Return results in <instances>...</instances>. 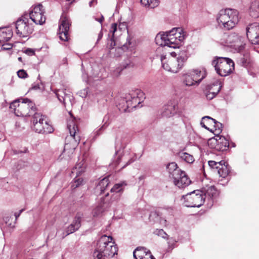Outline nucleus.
Here are the masks:
<instances>
[{
    "label": "nucleus",
    "mask_w": 259,
    "mask_h": 259,
    "mask_svg": "<svg viewBox=\"0 0 259 259\" xmlns=\"http://www.w3.org/2000/svg\"><path fill=\"white\" fill-rule=\"evenodd\" d=\"M186 35L180 28H173L169 31L160 32L155 38L156 44L160 46L179 48L182 46Z\"/></svg>",
    "instance_id": "1"
},
{
    "label": "nucleus",
    "mask_w": 259,
    "mask_h": 259,
    "mask_svg": "<svg viewBox=\"0 0 259 259\" xmlns=\"http://www.w3.org/2000/svg\"><path fill=\"white\" fill-rule=\"evenodd\" d=\"M112 240V238L109 236L104 235L101 237L94 252V259H108L117 254V247Z\"/></svg>",
    "instance_id": "2"
},
{
    "label": "nucleus",
    "mask_w": 259,
    "mask_h": 259,
    "mask_svg": "<svg viewBox=\"0 0 259 259\" xmlns=\"http://www.w3.org/2000/svg\"><path fill=\"white\" fill-rule=\"evenodd\" d=\"M129 139L127 135L126 134L119 133L117 135L115 142V146L116 149V156L114 159L110 164L111 168L120 170L124 168L127 165L130 163V161L126 162L124 164H121V160L123 158V149H124L128 143Z\"/></svg>",
    "instance_id": "3"
},
{
    "label": "nucleus",
    "mask_w": 259,
    "mask_h": 259,
    "mask_svg": "<svg viewBox=\"0 0 259 259\" xmlns=\"http://www.w3.org/2000/svg\"><path fill=\"white\" fill-rule=\"evenodd\" d=\"M220 25H222L224 28L230 29L235 27L238 22V12L233 9L221 10L217 18Z\"/></svg>",
    "instance_id": "4"
},
{
    "label": "nucleus",
    "mask_w": 259,
    "mask_h": 259,
    "mask_svg": "<svg viewBox=\"0 0 259 259\" xmlns=\"http://www.w3.org/2000/svg\"><path fill=\"white\" fill-rule=\"evenodd\" d=\"M160 59L164 69L176 73L184 67V64L187 59V57L185 55H180L178 57L169 56L167 58L166 56L162 55Z\"/></svg>",
    "instance_id": "5"
},
{
    "label": "nucleus",
    "mask_w": 259,
    "mask_h": 259,
    "mask_svg": "<svg viewBox=\"0 0 259 259\" xmlns=\"http://www.w3.org/2000/svg\"><path fill=\"white\" fill-rule=\"evenodd\" d=\"M217 73L222 76H226L234 69L233 61L225 57H215L212 61Z\"/></svg>",
    "instance_id": "6"
},
{
    "label": "nucleus",
    "mask_w": 259,
    "mask_h": 259,
    "mask_svg": "<svg viewBox=\"0 0 259 259\" xmlns=\"http://www.w3.org/2000/svg\"><path fill=\"white\" fill-rule=\"evenodd\" d=\"M142 95L143 93L138 90L126 95L124 98L120 99L118 103L119 110L121 112H127L130 107L136 108L141 103L140 96Z\"/></svg>",
    "instance_id": "7"
},
{
    "label": "nucleus",
    "mask_w": 259,
    "mask_h": 259,
    "mask_svg": "<svg viewBox=\"0 0 259 259\" xmlns=\"http://www.w3.org/2000/svg\"><path fill=\"white\" fill-rule=\"evenodd\" d=\"M206 76L205 69H192L183 75V83L186 87L198 86Z\"/></svg>",
    "instance_id": "8"
},
{
    "label": "nucleus",
    "mask_w": 259,
    "mask_h": 259,
    "mask_svg": "<svg viewBox=\"0 0 259 259\" xmlns=\"http://www.w3.org/2000/svg\"><path fill=\"white\" fill-rule=\"evenodd\" d=\"M70 135L67 136L65 139V143L64 149V153L67 151L68 153H72L77 146L80 138L76 135L77 127L73 121L69 122L67 125Z\"/></svg>",
    "instance_id": "9"
},
{
    "label": "nucleus",
    "mask_w": 259,
    "mask_h": 259,
    "mask_svg": "<svg viewBox=\"0 0 259 259\" xmlns=\"http://www.w3.org/2000/svg\"><path fill=\"white\" fill-rule=\"evenodd\" d=\"M183 204L188 207H199L205 202L203 192L199 190H194L183 195L181 199Z\"/></svg>",
    "instance_id": "10"
},
{
    "label": "nucleus",
    "mask_w": 259,
    "mask_h": 259,
    "mask_svg": "<svg viewBox=\"0 0 259 259\" xmlns=\"http://www.w3.org/2000/svg\"><path fill=\"white\" fill-rule=\"evenodd\" d=\"M221 43L225 46L233 48L237 52L242 51L245 45L244 38L235 32L224 35Z\"/></svg>",
    "instance_id": "11"
},
{
    "label": "nucleus",
    "mask_w": 259,
    "mask_h": 259,
    "mask_svg": "<svg viewBox=\"0 0 259 259\" xmlns=\"http://www.w3.org/2000/svg\"><path fill=\"white\" fill-rule=\"evenodd\" d=\"M22 102L17 111L16 115L17 116H30L35 111V107L34 104L28 99H23Z\"/></svg>",
    "instance_id": "12"
},
{
    "label": "nucleus",
    "mask_w": 259,
    "mask_h": 259,
    "mask_svg": "<svg viewBox=\"0 0 259 259\" xmlns=\"http://www.w3.org/2000/svg\"><path fill=\"white\" fill-rule=\"evenodd\" d=\"M208 145L217 151H224L227 150L229 146L228 139L224 136H215L208 141Z\"/></svg>",
    "instance_id": "13"
},
{
    "label": "nucleus",
    "mask_w": 259,
    "mask_h": 259,
    "mask_svg": "<svg viewBox=\"0 0 259 259\" xmlns=\"http://www.w3.org/2000/svg\"><path fill=\"white\" fill-rule=\"evenodd\" d=\"M15 27L16 33L20 37H27L33 31L32 27L28 24L25 18L19 19L16 22Z\"/></svg>",
    "instance_id": "14"
},
{
    "label": "nucleus",
    "mask_w": 259,
    "mask_h": 259,
    "mask_svg": "<svg viewBox=\"0 0 259 259\" xmlns=\"http://www.w3.org/2000/svg\"><path fill=\"white\" fill-rule=\"evenodd\" d=\"M41 4L32 8L29 13V17L31 20L36 24L42 25L46 21V17L44 15V10Z\"/></svg>",
    "instance_id": "15"
},
{
    "label": "nucleus",
    "mask_w": 259,
    "mask_h": 259,
    "mask_svg": "<svg viewBox=\"0 0 259 259\" xmlns=\"http://www.w3.org/2000/svg\"><path fill=\"white\" fill-rule=\"evenodd\" d=\"M203 192V196L205 198V202L208 207H211L214 200L219 196V191L214 186H206L201 190Z\"/></svg>",
    "instance_id": "16"
},
{
    "label": "nucleus",
    "mask_w": 259,
    "mask_h": 259,
    "mask_svg": "<svg viewBox=\"0 0 259 259\" xmlns=\"http://www.w3.org/2000/svg\"><path fill=\"white\" fill-rule=\"evenodd\" d=\"M57 97L58 100L63 103L64 106L67 104L72 105L74 102V99L71 93L66 89L52 90Z\"/></svg>",
    "instance_id": "17"
},
{
    "label": "nucleus",
    "mask_w": 259,
    "mask_h": 259,
    "mask_svg": "<svg viewBox=\"0 0 259 259\" xmlns=\"http://www.w3.org/2000/svg\"><path fill=\"white\" fill-rule=\"evenodd\" d=\"M246 35L252 44H259V24L254 23L249 25L246 28Z\"/></svg>",
    "instance_id": "18"
},
{
    "label": "nucleus",
    "mask_w": 259,
    "mask_h": 259,
    "mask_svg": "<svg viewBox=\"0 0 259 259\" xmlns=\"http://www.w3.org/2000/svg\"><path fill=\"white\" fill-rule=\"evenodd\" d=\"M83 214L81 212H77L71 224L66 229L65 232L63 233L62 238H64L68 235L73 233L78 230L81 226V221L83 218Z\"/></svg>",
    "instance_id": "19"
},
{
    "label": "nucleus",
    "mask_w": 259,
    "mask_h": 259,
    "mask_svg": "<svg viewBox=\"0 0 259 259\" xmlns=\"http://www.w3.org/2000/svg\"><path fill=\"white\" fill-rule=\"evenodd\" d=\"M69 25V21L67 18H64L61 20L58 31V34L61 40L64 41L68 40Z\"/></svg>",
    "instance_id": "20"
},
{
    "label": "nucleus",
    "mask_w": 259,
    "mask_h": 259,
    "mask_svg": "<svg viewBox=\"0 0 259 259\" xmlns=\"http://www.w3.org/2000/svg\"><path fill=\"white\" fill-rule=\"evenodd\" d=\"M173 181L174 184L180 188L187 187L191 183V181L184 171H181L178 176L175 177Z\"/></svg>",
    "instance_id": "21"
},
{
    "label": "nucleus",
    "mask_w": 259,
    "mask_h": 259,
    "mask_svg": "<svg viewBox=\"0 0 259 259\" xmlns=\"http://www.w3.org/2000/svg\"><path fill=\"white\" fill-rule=\"evenodd\" d=\"M177 105L174 101L168 102L162 107L161 115L163 117H169L173 116L177 112Z\"/></svg>",
    "instance_id": "22"
},
{
    "label": "nucleus",
    "mask_w": 259,
    "mask_h": 259,
    "mask_svg": "<svg viewBox=\"0 0 259 259\" xmlns=\"http://www.w3.org/2000/svg\"><path fill=\"white\" fill-rule=\"evenodd\" d=\"M208 91L205 93V96L208 100H212L220 92L221 89L220 83L215 81L208 87Z\"/></svg>",
    "instance_id": "23"
},
{
    "label": "nucleus",
    "mask_w": 259,
    "mask_h": 259,
    "mask_svg": "<svg viewBox=\"0 0 259 259\" xmlns=\"http://www.w3.org/2000/svg\"><path fill=\"white\" fill-rule=\"evenodd\" d=\"M166 168L169 175V177L172 179L178 176L181 171H182L179 169L176 163L173 162L169 163L167 166Z\"/></svg>",
    "instance_id": "24"
},
{
    "label": "nucleus",
    "mask_w": 259,
    "mask_h": 259,
    "mask_svg": "<svg viewBox=\"0 0 259 259\" xmlns=\"http://www.w3.org/2000/svg\"><path fill=\"white\" fill-rule=\"evenodd\" d=\"M215 119L208 116L202 117L200 122L201 125L209 131H212V128H210L209 126H212L214 123Z\"/></svg>",
    "instance_id": "25"
},
{
    "label": "nucleus",
    "mask_w": 259,
    "mask_h": 259,
    "mask_svg": "<svg viewBox=\"0 0 259 259\" xmlns=\"http://www.w3.org/2000/svg\"><path fill=\"white\" fill-rule=\"evenodd\" d=\"M249 13L252 18H256L259 16V2L254 1L251 3Z\"/></svg>",
    "instance_id": "26"
},
{
    "label": "nucleus",
    "mask_w": 259,
    "mask_h": 259,
    "mask_svg": "<svg viewBox=\"0 0 259 259\" xmlns=\"http://www.w3.org/2000/svg\"><path fill=\"white\" fill-rule=\"evenodd\" d=\"M148 253H151V252L146 248L144 247H138L134 250L133 255L134 257H136V255H137L140 259H142L145 257L146 254Z\"/></svg>",
    "instance_id": "27"
},
{
    "label": "nucleus",
    "mask_w": 259,
    "mask_h": 259,
    "mask_svg": "<svg viewBox=\"0 0 259 259\" xmlns=\"http://www.w3.org/2000/svg\"><path fill=\"white\" fill-rule=\"evenodd\" d=\"M109 180L108 178H104L101 180L98 185L96 187L97 191H100V193H103L108 187L109 184Z\"/></svg>",
    "instance_id": "28"
},
{
    "label": "nucleus",
    "mask_w": 259,
    "mask_h": 259,
    "mask_svg": "<svg viewBox=\"0 0 259 259\" xmlns=\"http://www.w3.org/2000/svg\"><path fill=\"white\" fill-rule=\"evenodd\" d=\"M13 36V32L10 29H6L5 31H0V39L2 41H9Z\"/></svg>",
    "instance_id": "29"
},
{
    "label": "nucleus",
    "mask_w": 259,
    "mask_h": 259,
    "mask_svg": "<svg viewBox=\"0 0 259 259\" xmlns=\"http://www.w3.org/2000/svg\"><path fill=\"white\" fill-rule=\"evenodd\" d=\"M179 157L182 160L188 163H192L194 161V158L193 155L184 152H181L178 154Z\"/></svg>",
    "instance_id": "30"
},
{
    "label": "nucleus",
    "mask_w": 259,
    "mask_h": 259,
    "mask_svg": "<svg viewBox=\"0 0 259 259\" xmlns=\"http://www.w3.org/2000/svg\"><path fill=\"white\" fill-rule=\"evenodd\" d=\"M219 176L222 178H226L229 174V169L225 163H222L221 166L217 171Z\"/></svg>",
    "instance_id": "31"
},
{
    "label": "nucleus",
    "mask_w": 259,
    "mask_h": 259,
    "mask_svg": "<svg viewBox=\"0 0 259 259\" xmlns=\"http://www.w3.org/2000/svg\"><path fill=\"white\" fill-rule=\"evenodd\" d=\"M141 3L143 6L151 9L158 5V0H141Z\"/></svg>",
    "instance_id": "32"
},
{
    "label": "nucleus",
    "mask_w": 259,
    "mask_h": 259,
    "mask_svg": "<svg viewBox=\"0 0 259 259\" xmlns=\"http://www.w3.org/2000/svg\"><path fill=\"white\" fill-rule=\"evenodd\" d=\"M84 169L85 166H84V163L83 161H81L76 164V165L73 169V171H72V172L76 173V175L78 176L84 171Z\"/></svg>",
    "instance_id": "33"
},
{
    "label": "nucleus",
    "mask_w": 259,
    "mask_h": 259,
    "mask_svg": "<svg viewBox=\"0 0 259 259\" xmlns=\"http://www.w3.org/2000/svg\"><path fill=\"white\" fill-rule=\"evenodd\" d=\"M46 116L40 113L35 112L33 115L32 123H43L45 121Z\"/></svg>",
    "instance_id": "34"
},
{
    "label": "nucleus",
    "mask_w": 259,
    "mask_h": 259,
    "mask_svg": "<svg viewBox=\"0 0 259 259\" xmlns=\"http://www.w3.org/2000/svg\"><path fill=\"white\" fill-rule=\"evenodd\" d=\"M212 126L213 128L212 131L211 132L213 133L215 136H219L222 131L223 124L215 119L214 123L213 124Z\"/></svg>",
    "instance_id": "35"
},
{
    "label": "nucleus",
    "mask_w": 259,
    "mask_h": 259,
    "mask_svg": "<svg viewBox=\"0 0 259 259\" xmlns=\"http://www.w3.org/2000/svg\"><path fill=\"white\" fill-rule=\"evenodd\" d=\"M126 185V184L124 182H121L120 183L116 184L111 189L110 191L112 192L119 193L123 191L124 188Z\"/></svg>",
    "instance_id": "36"
},
{
    "label": "nucleus",
    "mask_w": 259,
    "mask_h": 259,
    "mask_svg": "<svg viewBox=\"0 0 259 259\" xmlns=\"http://www.w3.org/2000/svg\"><path fill=\"white\" fill-rule=\"evenodd\" d=\"M43 128L45 130L44 134H48L52 133L54 130L52 126L50 124V121L47 117L45 119V121L42 123Z\"/></svg>",
    "instance_id": "37"
},
{
    "label": "nucleus",
    "mask_w": 259,
    "mask_h": 259,
    "mask_svg": "<svg viewBox=\"0 0 259 259\" xmlns=\"http://www.w3.org/2000/svg\"><path fill=\"white\" fill-rule=\"evenodd\" d=\"M109 119V116L106 115L105 116L103 122H104V124L98 130L94 132L95 136L96 137L99 136L102 133V132L104 130L106 127L108 126V123H107V121Z\"/></svg>",
    "instance_id": "38"
},
{
    "label": "nucleus",
    "mask_w": 259,
    "mask_h": 259,
    "mask_svg": "<svg viewBox=\"0 0 259 259\" xmlns=\"http://www.w3.org/2000/svg\"><path fill=\"white\" fill-rule=\"evenodd\" d=\"M222 163H225V161H221L220 162H215L213 160H210L208 161V163L209 165V166L214 170L217 171L219 168H220V166H221Z\"/></svg>",
    "instance_id": "39"
},
{
    "label": "nucleus",
    "mask_w": 259,
    "mask_h": 259,
    "mask_svg": "<svg viewBox=\"0 0 259 259\" xmlns=\"http://www.w3.org/2000/svg\"><path fill=\"white\" fill-rule=\"evenodd\" d=\"M33 130L38 133L44 134L45 130L43 128L42 123H33Z\"/></svg>",
    "instance_id": "40"
},
{
    "label": "nucleus",
    "mask_w": 259,
    "mask_h": 259,
    "mask_svg": "<svg viewBox=\"0 0 259 259\" xmlns=\"http://www.w3.org/2000/svg\"><path fill=\"white\" fill-rule=\"evenodd\" d=\"M19 100H16L13 101V102H12L10 104V109L12 111L14 112V113H15V115H16V112L17 111L16 110L19 108L20 104Z\"/></svg>",
    "instance_id": "41"
},
{
    "label": "nucleus",
    "mask_w": 259,
    "mask_h": 259,
    "mask_svg": "<svg viewBox=\"0 0 259 259\" xmlns=\"http://www.w3.org/2000/svg\"><path fill=\"white\" fill-rule=\"evenodd\" d=\"M77 177L78 176H77V177H75L74 182L72 184L71 187L72 188V189H75L82 184V178H77Z\"/></svg>",
    "instance_id": "42"
},
{
    "label": "nucleus",
    "mask_w": 259,
    "mask_h": 259,
    "mask_svg": "<svg viewBox=\"0 0 259 259\" xmlns=\"http://www.w3.org/2000/svg\"><path fill=\"white\" fill-rule=\"evenodd\" d=\"M130 61H128V62L126 63L125 64L123 65L122 66H120L117 67L116 69L113 71V75L115 76H118L120 74L121 71L124 68H126L130 65Z\"/></svg>",
    "instance_id": "43"
},
{
    "label": "nucleus",
    "mask_w": 259,
    "mask_h": 259,
    "mask_svg": "<svg viewBox=\"0 0 259 259\" xmlns=\"http://www.w3.org/2000/svg\"><path fill=\"white\" fill-rule=\"evenodd\" d=\"M104 208L102 204H100L95 208L92 211V214L94 217H97L99 214L104 211Z\"/></svg>",
    "instance_id": "44"
},
{
    "label": "nucleus",
    "mask_w": 259,
    "mask_h": 259,
    "mask_svg": "<svg viewBox=\"0 0 259 259\" xmlns=\"http://www.w3.org/2000/svg\"><path fill=\"white\" fill-rule=\"evenodd\" d=\"M154 234L160 236L163 238L167 239V234L163 231V229H156L154 232Z\"/></svg>",
    "instance_id": "45"
},
{
    "label": "nucleus",
    "mask_w": 259,
    "mask_h": 259,
    "mask_svg": "<svg viewBox=\"0 0 259 259\" xmlns=\"http://www.w3.org/2000/svg\"><path fill=\"white\" fill-rule=\"evenodd\" d=\"M149 219L150 221L156 222L159 219V215L156 211H152L151 212V213L149 214Z\"/></svg>",
    "instance_id": "46"
},
{
    "label": "nucleus",
    "mask_w": 259,
    "mask_h": 259,
    "mask_svg": "<svg viewBox=\"0 0 259 259\" xmlns=\"http://www.w3.org/2000/svg\"><path fill=\"white\" fill-rule=\"evenodd\" d=\"M17 75L21 78H26L28 76L26 72L23 69H21L18 71Z\"/></svg>",
    "instance_id": "47"
},
{
    "label": "nucleus",
    "mask_w": 259,
    "mask_h": 259,
    "mask_svg": "<svg viewBox=\"0 0 259 259\" xmlns=\"http://www.w3.org/2000/svg\"><path fill=\"white\" fill-rule=\"evenodd\" d=\"M89 89L85 88L84 89L82 90H81L79 92L78 94L79 96H80L82 98H85L87 97L88 94Z\"/></svg>",
    "instance_id": "48"
},
{
    "label": "nucleus",
    "mask_w": 259,
    "mask_h": 259,
    "mask_svg": "<svg viewBox=\"0 0 259 259\" xmlns=\"http://www.w3.org/2000/svg\"><path fill=\"white\" fill-rule=\"evenodd\" d=\"M25 53L29 56H32L34 54V51L32 49H27L24 51Z\"/></svg>",
    "instance_id": "49"
},
{
    "label": "nucleus",
    "mask_w": 259,
    "mask_h": 259,
    "mask_svg": "<svg viewBox=\"0 0 259 259\" xmlns=\"http://www.w3.org/2000/svg\"><path fill=\"white\" fill-rule=\"evenodd\" d=\"M117 25L116 23H113L111 25L110 32L114 35V33L117 30Z\"/></svg>",
    "instance_id": "50"
},
{
    "label": "nucleus",
    "mask_w": 259,
    "mask_h": 259,
    "mask_svg": "<svg viewBox=\"0 0 259 259\" xmlns=\"http://www.w3.org/2000/svg\"><path fill=\"white\" fill-rule=\"evenodd\" d=\"M93 18L95 19L96 21L99 22L101 24L102 23L104 19V17L102 15H100V16L99 18H97L95 16H94Z\"/></svg>",
    "instance_id": "51"
},
{
    "label": "nucleus",
    "mask_w": 259,
    "mask_h": 259,
    "mask_svg": "<svg viewBox=\"0 0 259 259\" xmlns=\"http://www.w3.org/2000/svg\"><path fill=\"white\" fill-rule=\"evenodd\" d=\"M142 259H155V258L151 254V253H148L147 254H146V256Z\"/></svg>",
    "instance_id": "52"
},
{
    "label": "nucleus",
    "mask_w": 259,
    "mask_h": 259,
    "mask_svg": "<svg viewBox=\"0 0 259 259\" xmlns=\"http://www.w3.org/2000/svg\"><path fill=\"white\" fill-rule=\"evenodd\" d=\"M10 219V218L9 217H5L4 220L6 224H8V225L10 227H13L14 226L12 225L11 223H8Z\"/></svg>",
    "instance_id": "53"
},
{
    "label": "nucleus",
    "mask_w": 259,
    "mask_h": 259,
    "mask_svg": "<svg viewBox=\"0 0 259 259\" xmlns=\"http://www.w3.org/2000/svg\"><path fill=\"white\" fill-rule=\"evenodd\" d=\"M24 210V209H22L18 212L15 213V217L16 220L18 219V218L20 215L21 213Z\"/></svg>",
    "instance_id": "54"
},
{
    "label": "nucleus",
    "mask_w": 259,
    "mask_h": 259,
    "mask_svg": "<svg viewBox=\"0 0 259 259\" xmlns=\"http://www.w3.org/2000/svg\"><path fill=\"white\" fill-rule=\"evenodd\" d=\"M160 223L162 225H166V220L164 218H160Z\"/></svg>",
    "instance_id": "55"
},
{
    "label": "nucleus",
    "mask_w": 259,
    "mask_h": 259,
    "mask_svg": "<svg viewBox=\"0 0 259 259\" xmlns=\"http://www.w3.org/2000/svg\"><path fill=\"white\" fill-rule=\"evenodd\" d=\"M7 47H5V45H3V49L4 50H9L12 48V46L11 44H7L6 45Z\"/></svg>",
    "instance_id": "56"
},
{
    "label": "nucleus",
    "mask_w": 259,
    "mask_h": 259,
    "mask_svg": "<svg viewBox=\"0 0 259 259\" xmlns=\"http://www.w3.org/2000/svg\"><path fill=\"white\" fill-rule=\"evenodd\" d=\"M175 242H176V240H172V239H170L169 241L168 242V244L169 246H170L172 244H174Z\"/></svg>",
    "instance_id": "57"
},
{
    "label": "nucleus",
    "mask_w": 259,
    "mask_h": 259,
    "mask_svg": "<svg viewBox=\"0 0 259 259\" xmlns=\"http://www.w3.org/2000/svg\"><path fill=\"white\" fill-rule=\"evenodd\" d=\"M102 36H103V34L101 32H100L98 35V40H100V39H101V38L102 37Z\"/></svg>",
    "instance_id": "58"
},
{
    "label": "nucleus",
    "mask_w": 259,
    "mask_h": 259,
    "mask_svg": "<svg viewBox=\"0 0 259 259\" xmlns=\"http://www.w3.org/2000/svg\"><path fill=\"white\" fill-rule=\"evenodd\" d=\"M18 59V60H19V61H22V57H19Z\"/></svg>",
    "instance_id": "59"
},
{
    "label": "nucleus",
    "mask_w": 259,
    "mask_h": 259,
    "mask_svg": "<svg viewBox=\"0 0 259 259\" xmlns=\"http://www.w3.org/2000/svg\"><path fill=\"white\" fill-rule=\"evenodd\" d=\"M33 88L34 89H37V88H38V87L37 86H34V87H33Z\"/></svg>",
    "instance_id": "60"
},
{
    "label": "nucleus",
    "mask_w": 259,
    "mask_h": 259,
    "mask_svg": "<svg viewBox=\"0 0 259 259\" xmlns=\"http://www.w3.org/2000/svg\"><path fill=\"white\" fill-rule=\"evenodd\" d=\"M135 259H140L137 255H136V257H134Z\"/></svg>",
    "instance_id": "61"
},
{
    "label": "nucleus",
    "mask_w": 259,
    "mask_h": 259,
    "mask_svg": "<svg viewBox=\"0 0 259 259\" xmlns=\"http://www.w3.org/2000/svg\"><path fill=\"white\" fill-rule=\"evenodd\" d=\"M108 195H109V193H107V194H105V196H107Z\"/></svg>",
    "instance_id": "62"
},
{
    "label": "nucleus",
    "mask_w": 259,
    "mask_h": 259,
    "mask_svg": "<svg viewBox=\"0 0 259 259\" xmlns=\"http://www.w3.org/2000/svg\"><path fill=\"white\" fill-rule=\"evenodd\" d=\"M91 4H92V2H90V5L91 6Z\"/></svg>",
    "instance_id": "63"
},
{
    "label": "nucleus",
    "mask_w": 259,
    "mask_h": 259,
    "mask_svg": "<svg viewBox=\"0 0 259 259\" xmlns=\"http://www.w3.org/2000/svg\"><path fill=\"white\" fill-rule=\"evenodd\" d=\"M245 63L243 62V64H242V65H243V66H245Z\"/></svg>",
    "instance_id": "64"
}]
</instances>
